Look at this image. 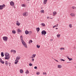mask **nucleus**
<instances>
[{
	"label": "nucleus",
	"instance_id": "obj_25",
	"mask_svg": "<svg viewBox=\"0 0 76 76\" xmlns=\"http://www.w3.org/2000/svg\"><path fill=\"white\" fill-rule=\"evenodd\" d=\"M23 71L22 69H20V72L21 73H22L23 72Z\"/></svg>",
	"mask_w": 76,
	"mask_h": 76
},
{
	"label": "nucleus",
	"instance_id": "obj_22",
	"mask_svg": "<svg viewBox=\"0 0 76 76\" xmlns=\"http://www.w3.org/2000/svg\"><path fill=\"white\" fill-rule=\"evenodd\" d=\"M72 9H76V7H75V6H73L72 7Z\"/></svg>",
	"mask_w": 76,
	"mask_h": 76
},
{
	"label": "nucleus",
	"instance_id": "obj_10",
	"mask_svg": "<svg viewBox=\"0 0 76 76\" xmlns=\"http://www.w3.org/2000/svg\"><path fill=\"white\" fill-rule=\"evenodd\" d=\"M48 0H44L43 1V4H45L46 3H47V1Z\"/></svg>",
	"mask_w": 76,
	"mask_h": 76
},
{
	"label": "nucleus",
	"instance_id": "obj_23",
	"mask_svg": "<svg viewBox=\"0 0 76 76\" xmlns=\"http://www.w3.org/2000/svg\"><path fill=\"white\" fill-rule=\"evenodd\" d=\"M53 16H54V15H56V14H57V12L54 11L53 12Z\"/></svg>",
	"mask_w": 76,
	"mask_h": 76
},
{
	"label": "nucleus",
	"instance_id": "obj_58",
	"mask_svg": "<svg viewBox=\"0 0 76 76\" xmlns=\"http://www.w3.org/2000/svg\"><path fill=\"white\" fill-rule=\"evenodd\" d=\"M57 25H58V24H57Z\"/></svg>",
	"mask_w": 76,
	"mask_h": 76
},
{
	"label": "nucleus",
	"instance_id": "obj_13",
	"mask_svg": "<svg viewBox=\"0 0 76 76\" xmlns=\"http://www.w3.org/2000/svg\"><path fill=\"white\" fill-rule=\"evenodd\" d=\"M36 29L37 31L38 32H39V30H40V28H39V27L37 28H36Z\"/></svg>",
	"mask_w": 76,
	"mask_h": 76
},
{
	"label": "nucleus",
	"instance_id": "obj_36",
	"mask_svg": "<svg viewBox=\"0 0 76 76\" xmlns=\"http://www.w3.org/2000/svg\"><path fill=\"white\" fill-rule=\"evenodd\" d=\"M61 61H65V60H64V59H61Z\"/></svg>",
	"mask_w": 76,
	"mask_h": 76
},
{
	"label": "nucleus",
	"instance_id": "obj_47",
	"mask_svg": "<svg viewBox=\"0 0 76 76\" xmlns=\"http://www.w3.org/2000/svg\"><path fill=\"white\" fill-rule=\"evenodd\" d=\"M47 18L48 19V18H49V17H47Z\"/></svg>",
	"mask_w": 76,
	"mask_h": 76
},
{
	"label": "nucleus",
	"instance_id": "obj_33",
	"mask_svg": "<svg viewBox=\"0 0 76 76\" xmlns=\"http://www.w3.org/2000/svg\"><path fill=\"white\" fill-rule=\"evenodd\" d=\"M29 65L30 66H32V64L31 63H30Z\"/></svg>",
	"mask_w": 76,
	"mask_h": 76
},
{
	"label": "nucleus",
	"instance_id": "obj_16",
	"mask_svg": "<svg viewBox=\"0 0 76 76\" xmlns=\"http://www.w3.org/2000/svg\"><path fill=\"white\" fill-rule=\"evenodd\" d=\"M69 27L70 28H72V24H70L69 25Z\"/></svg>",
	"mask_w": 76,
	"mask_h": 76
},
{
	"label": "nucleus",
	"instance_id": "obj_19",
	"mask_svg": "<svg viewBox=\"0 0 76 76\" xmlns=\"http://www.w3.org/2000/svg\"><path fill=\"white\" fill-rule=\"evenodd\" d=\"M67 58L69 60V61H71V60H73V59L72 58H70L69 57H67Z\"/></svg>",
	"mask_w": 76,
	"mask_h": 76
},
{
	"label": "nucleus",
	"instance_id": "obj_45",
	"mask_svg": "<svg viewBox=\"0 0 76 76\" xmlns=\"http://www.w3.org/2000/svg\"><path fill=\"white\" fill-rule=\"evenodd\" d=\"M54 60H55V61H57V60H56L55 59H54Z\"/></svg>",
	"mask_w": 76,
	"mask_h": 76
},
{
	"label": "nucleus",
	"instance_id": "obj_4",
	"mask_svg": "<svg viewBox=\"0 0 76 76\" xmlns=\"http://www.w3.org/2000/svg\"><path fill=\"white\" fill-rule=\"evenodd\" d=\"M23 15L24 16H27L28 15V12H25L23 13Z\"/></svg>",
	"mask_w": 76,
	"mask_h": 76
},
{
	"label": "nucleus",
	"instance_id": "obj_44",
	"mask_svg": "<svg viewBox=\"0 0 76 76\" xmlns=\"http://www.w3.org/2000/svg\"><path fill=\"white\" fill-rule=\"evenodd\" d=\"M43 75H47V74H46L45 73H44V72H43Z\"/></svg>",
	"mask_w": 76,
	"mask_h": 76
},
{
	"label": "nucleus",
	"instance_id": "obj_11",
	"mask_svg": "<svg viewBox=\"0 0 76 76\" xmlns=\"http://www.w3.org/2000/svg\"><path fill=\"white\" fill-rule=\"evenodd\" d=\"M70 15L72 17H74V16L75 15V14L74 13H72L70 14Z\"/></svg>",
	"mask_w": 76,
	"mask_h": 76
},
{
	"label": "nucleus",
	"instance_id": "obj_31",
	"mask_svg": "<svg viewBox=\"0 0 76 76\" xmlns=\"http://www.w3.org/2000/svg\"><path fill=\"white\" fill-rule=\"evenodd\" d=\"M26 74H28V73H29V71H28V70H27L26 72Z\"/></svg>",
	"mask_w": 76,
	"mask_h": 76
},
{
	"label": "nucleus",
	"instance_id": "obj_28",
	"mask_svg": "<svg viewBox=\"0 0 76 76\" xmlns=\"http://www.w3.org/2000/svg\"><path fill=\"white\" fill-rule=\"evenodd\" d=\"M12 34H16V31H15L13 30L12 31Z\"/></svg>",
	"mask_w": 76,
	"mask_h": 76
},
{
	"label": "nucleus",
	"instance_id": "obj_52",
	"mask_svg": "<svg viewBox=\"0 0 76 76\" xmlns=\"http://www.w3.org/2000/svg\"><path fill=\"white\" fill-rule=\"evenodd\" d=\"M58 21H59V19H58Z\"/></svg>",
	"mask_w": 76,
	"mask_h": 76
},
{
	"label": "nucleus",
	"instance_id": "obj_20",
	"mask_svg": "<svg viewBox=\"0 0 76 76\" xmlns=\"http://www.w3.org/2000/svg\"><path fill=\"white\" fill-rule=\"evenodd\" d=\"M61 36V34H57V38H60V37Z\"/></svg>",
	"mask_w": 76,
	"mask_h": 76
},
{
	"label": "nucleus",
	"instance_id": "obj_26",
	"mask_svg": "<svg viewBox=\"0 0 76 76\" xmlns=\"http://www.w3.org/2000/svg\"><path fill=\"white\" fill-rule=\"evenodd\" d=\"M31 42H32V40H30V41H29V44H31Z\"/></svg>",
	"mask_w": 76,
	"mask_h": 76
},
{
	"label": "nucleus",
	"instance_id": "obj_49",
	"mask_svg": "<svg viewBox=\"0 0 76 76\" xmlns=\"http://www.w3.org/2000/svg\"><path fill=\"white\" fill-rule=\"evenodd\" d=\"M32 58H34V57H33V56H32V57H31Z\"/></svg>",
	"mask_w": 76,
	"mask_h": 76
},
{
	"label": "nucleus",
	"instance_id": "obj_39",
	"mask_svg": "<svg viewBox=\"0 0 76 76\" xmlns=\"http://www.w3.org/2000/svg\"><path fill=\"white\" fill-rule=\"evenodd\" d=\"M13 52H14V53L15 54V53H16V51L15 50H14Z\"/></svg>",
	"mask_w": 76,
	"mask_h": 76
},
{
	"label": "nucleus",
	"instance_id": "obj_8",
	"mask_svg": "<svg viewBox=\"0 0 76 76\" xmlns=\"http://www.w3.org/2000/svg\"><path fill=\"white\" fill-rule=\"evenodd\" d=\"M0 62L2 63V64H4V61L2 60L1 58H0Z\"/></svg>",
	"mask_w": 76,
	"mask_h": 76
},
{
	"label": "nucleus",
	"instance_id": "obj_51",
	"mask_svg": "<svg viewBox=\"0 0 76 76\" xmlns=\"http://www.w3.org/2000/svg\"><path fill=\"white\" fill-rule=\"evenodd\" d=\"M70 63V62H67V63Z\"/></svg>",
	"mask_w": 76,
	"mask_h": 76
},
{
	"label": "nucleus",
	"instance_id": "obj_34",
	"mask_svg": "<svg viewBox=\"0 0 76 76\" xmlns=\"http://www.w3.org/2000/svg\"><path fill=\"white\" fill-rule=\"evenodd\" d=\"M28 34H29L30 35L32 34V31H29L28 32Z\"/></svg>",
	"mask_w": 76,
	"mask_h": 76
},
{
	"label": "nucleus",
	"instance_id": "obj_55",
	"mask_svg": "<svg viewBox=\"0 0 76 76\" xmlns=\"http://www.w3.org/2000/svg\"><path fill=\"white\" fill-rule=\"evenodd\" d=\"M56 29H57V28H56Z\"/></svg>",
	"mask_w": 76,
	"mask_h": 76
},
{
	"label": "nucleus",
	"instance_id": "obj_56",
	"mask_svg": "<svg viewBox=\"0 0 76 76\" xmlns=\"http://www.w3.org/2000/svg\"><path fill=\"white\" fill-rule=\"evenodd\" d=\"M56 26H57V24L56 25Z\"/></svg>",
	"mask_w": 76,
	"mask_h": 76
},
{
	"label": "nucleus",
	"instance_id": "obj_21",
	"mask_svg": "<svg viewBox=\"0 0 76 76\" xmlns=\"http://www.w3.org/2000/svg\"><path fill=\"white\" fill-rule=\"evenodd\" d=\"M41 25L43 26H45V24L44 23H42L41 24Z\"/></svg>",
	"mask_w": 76,
	"mask_h": 76
},
{
	"label": "nucleus",
	"instance_id": "obj_7",
	"mask_svg": "<svg viewBox=\"0 0 76 76\" xmlns=\"http://www.w3.org/2000/svg\"><path fill=\"white\" fill-rule=\"evenodd\" d=\"M10 5L12 6H13L15 4H14V2H13V1H11L10 2Z\"/></svg>",
	"mask_w": 76,
	"mask_h": 76
},
{
	"label": "nucleus",
	"instance_id": "obj_14",
	"mask_svg": "<svg viewBox=\"0 0 76 76\" xmlns=\"http://www.w3.org/2000/svg\"><path fill=\"white\" fill-rule=\"evenodd\" d=\"M15 64H17L18 63V60H17V59L15 60Z\"/></svg>",
	"mask_w": 76,
	"mask_h": 76
},
{
	"label": "nucleus",
	"instance_id": "obj_38",
	"mask_svg": "<svg viewBox=\"0 0 76 76\" xmlns=\"http://www.w3.org/2000/svg\"><path fill=\"white\" fill-rule=\"evenodd\" d=\"M25 5L24 4H22V7H25Z\"/></svg>",
	"mask_w": 76,
	"mask_h": 76
},
{
	"label": "nucleus",
	"instance_id": "obj_29",
	"mask_svg": "<svg viewBox=\"0 0 76 76\" xmlns=\"http://www.w3.org/2000/svg\"><path fill=\"white\" fill-rule=\"evenodd\" d=\"M40 12L41 13H44V10H41L40 11Z\"/></svg>",
	"mask_w": 76,
	"mask_h": 76
},
{
	"label": "nucleus",
	"instance_id": "obj_27",
	"mask_svg": "<svg viewBox=\"0 0 76 76\" xmlns=\"http://www.w3.org/2000/svg\"><path fill=\"white\" fill-rule=\"evenodd\" d=\"M5 64L7 66L8 65V63H7V61H5Z\"/></svg>",
	"mask_w": 76,
	"mask_h": 76
},
{
	"label": "nucleus",
	"instance_id": "obj_37",
	"mask_svg": "<svg viewBox=\"0 0 76 76\" xmlns=\"http://www.w3.org/2000/svg\"><path fill=\"white\" fill-rule=\"evenodd\" d=\"M60 50H61V51H62L63 50V48H60Z\"/></svg>",
	"mask_w": 76,
	"mask_h": 76
},
{
	"label": "nucleus",
	"instance_id": "obj_50",
	"mask_svg": "<svg viewBox=\"0 0 76 76\" xmlns=\"http://www.w3.org/2000/svg\"><path fill=\"white\" fill-rule=\"evenodd\" d=\"M63 50H64V48H63Z\"/></svg>",
	"mask_w": 76,
	"mask_h": 76
},
{
	"label": "nucleus",
	"instance_id": "obj_43",
	"mask_svg": "<svg viewBox=\"0 0 76 76\" xmlns=\"http://www.w3.org/2000/svg\"><path fill=\"white\" fill-rule=\"evenodd\" d=\"M56 27V26H54L53 27V28H54V27Z\"/></svg>",
	"mask_w": 76,
	"mask_h": 76
},
{
	"label": "nucleus",
	"instance_id": "obj_57",
	"mask_svg": "<svg viewBox=\"0 0 76 76\" xmlns=\"http://www.w3.org/2000/svg\"><path fill=\"white\" fill-rule=\"evenodd\" d=\"M9 66H10V65H9Z\"/></svg>",
	"mask_w": 76,
	"mask_h": 76
},
{
	"label": "nucleus",
	"instance_id": "obj_24",
	"mask_svg": "<svg viewBox=\"0 0 76 76\" xmlns=\"http://www.w3.org/2000/svg\"><path fill=\"white\" fill-rule=\"evenodd\" d=\"M1 57L4 56V53L3 52H2L1 53Z\"/></svg>",
	"mask_w": 76,
	"mask_h": 76
},
{
	"label": "nucleus",
	"instance_id": "obj_6",
	"mask_svg": "<svg viewBox=\"0 0 76 76\" xmlns=\"http://www.w3.org/2000/svg\"><path fill=\"white\" fill-rule=\"evenodd\" d=\"M7 38L8 37H3V40H4V41H7Z\"/></svg>",
	"mask_w": 76,
	"mask_h": 76
},
{
	"label": "nucleus",
	"instance_id": "obj_35",
	"mask_svg": "<svg viewBox=\"0 0 76 76\" xmlns=\"http://www.w3.org/2000/svg\"><path fill=\"white\" fill-rule=\"evenodd\" d=\"M36 56V54H33V57H35V56Z\"/></svg>",
	"mask_w": 76,
	"mask_h": 76
},
{
	"label": "nucleus",
	"instance_id": "obj_3",
	"mask_svg": "<svg viewBox=\"0 0 76 76\" xmlns=\"http://www.w3.org/2000/svg\"><path fill=\"white\" fill-rule=\"evenodd\" d=\"M5 7H6V5L4 4H3L1 5H0V10H2L3 8H4Z\"/></svg>",
	"mask_w": 76,
	"mask_h": 76
},
{
	"label": "nucleus",
	"instance_id": "obj_53",
	"mask_svg": "<svg viewBox=\"0 0 76 76\" xmlns=\"http://www.w3.org/2000/svg\"><path fill=\"white\" fill-rule=\"evenodd\" d=\"M75 68L76 69V66H75Z\"/></svg>",
	"mask_w": 76,
	"mask_h": 76
},
{
	"label": "nucleus",
	"instance_id": "obj_54",
	"mask_svg": "<svg viewBox=\"0 0 76 76\" xmlns=\"http://www.w3.org/2000/svg\"><path fill=\"white\" fill-rule=\"evenodd\" d=\"M28 1H29V0H27Z\"/></svg>",
	"mask_w": 76,
	"mask_h": 76
},
{
	"label": "nucleus",
	"instance_id": "obj_1",
	"mask_svg": "<svg viewBox=\"0 0 76 76\" xmlns=\"http://www.w3.org/2000/svg\"><path fill=\"white\" fill-rule=\"evenodd\" d=\"M20 38L21 39V41L22 42V44L23 45V46H24L25 48H28L26 44V43L24 42V41L23 39V37H22V36H20Z\"/></svg>",
	"mask_w": 76,
	"mask_h": 76
},
{
	"label": "nucleus",
	"instance_id": "obj_41",
	"mask_svg": "<svg viewBox=\"0 0 76 76\" xmlns=\"http://www.w3.org/2000/svg\"><path fill=\"white\" fill-rule=\"evenodd\" d=\"M34 69H37V66H35L34 67Z\"/></svg>",
	"mask_w": 76,
	"mask_h": 76
},
{
	"label": "nucleus",
	"instance_id": "obj_5",
	"mask_svg": "<svg viewBox=\"0 0 76 76\" xmlns=\"http://www.w3.org/2000/svg\"><path fill=\"white\" fill-rule=\"evenodd\" d=\"M47 34V32L45 30H43L42 31V35H45V34Z\"/></svg>",
	"mask_w": 76,
	"mask_h": 76
},
{
	"label": "nucleus",
	"instance_id": "obj_18",
	"mask_svg": "<svg viewBox=\"0 0 76 76\" xmlns=\"http://www.w3.org/2000/svg\"><path fill=\"white\" fill-rule=\"evenodd\" d=\"M20 57H18V56H17L16 57V60H19L20 59Z\"/></svg>",
	"mask_w": 76,
	"mask_h": 76
},
{
	"label": "nucleus",
	"instance_id": "obj_17",
	"mask_svg": "<svg viewBox=\"0 0 76 76\" xmlns=\"http://www.w3.org/2000/svg\"><path fill=\"white\" fill-rule=\"evenodd\" d=\"M18 32H22V31L20 30V29L18 28L17 29Z\"/></svg>",
	"mask_w": 76,
	"mask_h": 76
},
{
	"label": "nucleus",
	"instance_id": "obj_30",
	"mask_svg": "<svg viewBox=\"0 0 76 76\" xmlns=\"http://www.w3.org/2000/svg\"><path fill=\"white\" fill-rule=\"evenodd\" d=\"M37 47L38 48H39L40 47V46L39 45H37Z\"/></svg>",
	"mask_w": 76,
	"mask_h": 76
},
{
	"label": "nucleus",
	"instance_id": "obj_15",
	"mask_svg": "<svg viewBox=\"0 0 76 76\" xmlns=\"http://www.w3.org/2000/svg\"><path fill=\"white\" fill-rule=\"evenodd\" d=\"M25 33L26 35H27V34H29V31L27 30H26Z\"/></svg>",
	"mask_w": 76,
	"mask_h": 76
},
{
	"label": "nucleus",
	"instance_id": "obj_12",
	"mask_svg": "<svg viewBox=\"0 0 76 76\" xmlns=\"http://www.w3.org/2000/svg\"><path fill=\"white\" fill-rule=\"evenodd\" d=\"M62 67V66L60 65H58V68L59 69H61Z\"/></svg>",
	"mask_w": 76,
	"mask_h": 76
},
{
	"label": "nucleus",
	"instance_id": "obj_42",
	"mask_svg": "<svg viewBox=\"0 0 76 76\" xmlns=\"http://www.w3.org/2000/svg\"><path fill=\"white\" fill-rule=\"evenodd\" d=\"M32 61H34V58H33L32 59Z\"/></svg>",
	"mask_w": 76,
	"mask_h": 76
},
{
	"label": "nucleus",
	"instance_id": "obj_2",
	"mask_svg": "<svg viewBox=\"0 0 76 76\" xmlns=\"http://www.w3.org/2000/svg\"><path fill=\"white\" fill-rule=\"evenodd\" d=\"M5 56V60H9L10 58V56H9V54L5 52L4 54Z\"/></svg>",
	"mask_w": 76,
	"mask_h": 76
},
{
	"label": "nucleus",
	"instance_id": "obj_40",
	"mask_svg": "<svg viewBox=\"0 0 76 76\" xmlns=\"http://www.w3.org/2000/svg\"><path fill=\"white\" fill-rule=\"evenodd\" d=\"M14 51V50H11V53H12V52H13Z\"/></svg>",
	"mask_w": 76,
	"mask_h": 76
},
{
	"label": "nucleus",
	"instance_id": "obj_48",
	"mask_svg": "<svg viewBox=\"0 0 76 76\" xmlns=\"http://www.w3.org/2000/svg\"><path fill=\"white\" fill-rule=\"evenodd\" d=\"M53 39H51V40H50V41H53Z\"/></svg>",
	"mask_w": 76,
	"mask_h": 76
},
{
	"label": "nucleus",
	"instance_id": "obj_46",
	"mask_svg": "<svg viewBox=\"0 0 76 76\" xmlns=\"http://www.w3.org/2000/svg\"><path fill=\"white\" fill-rule=\"evenodd\" d=\"M73 49H76V48H75V47H74V48H73Z\"/></svg>",
	"mask_w": 76,
	"mask_h": 76
},
{
	"label": "nucleus",
	"instance_id": "obj_9",
	"mask_svg": "<svg viewBox=\"0 0 76 76\" xmlns=\"http://www.w3.org/2000/svg\"><path fill=\"white\" fill-rule=\"evenodd\" d=\"M16 24L18 26H20V23H19V21L17 20L16 21Z\"/></svg>",
	"mask_w": 76,
	"mask_h": 76
},
{
	"label": "nucleus",
	"instance_id": "obj_32",
	"mask_svg": "<svg viewBox=\"0 0 76 76\" xmlns=\"http://www.w3.org/2000/svg\"><path fill=\"white\" fill-rule=\"evenodd\" d=\"M36 74L37 75H39L40 74L39 72H37L36 73Z\"/></svg>",
	"mask_w": 76,
	"mask_h": 76
}]
</instances>
